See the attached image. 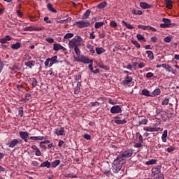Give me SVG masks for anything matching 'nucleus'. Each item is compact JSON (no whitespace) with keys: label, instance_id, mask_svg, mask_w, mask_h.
I'll use <instances>...</instances> for the list:
<instances>
[{"label":"nucleus","instance_id":"f257e3e1","mask_svg":"<svg viewBox=\"0 0 179 179\" xmlns=\"http://www.w3.org/2000/svg\"><path fill=\"white\" fill-rule=\"evenodd\" d=\"M134 151L131 149L127 150L120 154L112 164V170L113 173H118L122 169V166L125 164V159L131 157Z\"/></svg>","mask_w":179,"mask_h":179},{"label":"nucleus","instance_id":"f03ea898","mask_svg":"<svg viewBox=\"0 0 179 179\" xmlns=\"http://www.w3.org/2000/svg\"><path fill=\"white\" fill-rule=\"evenodd\" d=\"M82 41V37L80 36H75L72 40L69 41V48H75L76 47H79Z\"/></svg>","mask_w":179,"mask_h":179},{"label":"nucleus","instance_id":"7ed1b4c3","mask_svg":"<svg viewBox=\"0 0 179 179\" xmlns=\"http://www.w3.org/2000/svg\"><path fill=\"white\" fill-rule=\"evenodd\" d=\"M75 59L77 62H82L83 64H93V60L83 55L75 57Z\"/></svg>","mask_w":179,"mask_h":179},{"label":"nucleus","instance_id":"20e7f679","mask_svg":"<svg viewBox=\"0 0 179 179\" xmlns=\"http://www.w3.org/2000/svg\"><path fill=\"white\" fill-rule=\"evenodd\" d=\"M75 25L78 27L79 29H83L90 27V22L87 20L78 21L75 23Z\"/></svg>","mask_w":179,"mask_h":179},{"label":"nucleus","instance_id":"39448f33","mask_svg":"<svg viewBox=\"0 0 179 179\" xmlns=\"http://www.w3.org/2000/svg\"><path fill=\"white\" fill-rule=\"evenodd\" d=\"M17 143H22V141L17 139H13L10 142L6 143V146L9 148H15Z\"/></svg>","mask_w":179,"mask_h":179},{"label":"nucleus","instance_id":"423d86ee","mask_svg":"<svg viewBox=\"0 0 179 179\" xmlns=\"http://www.w3.org/2000/svg\"><path fill=\"white\" fill-rule=\"evenodd\" d=\"M122 110L120 106H115L110 108V113L112 114H119V113H122Z\"/></svg>","mask_w":179,"mask_h":179},{"label":"nucleus","instance_id":"0eeeda50","mask_svg":"<svg viewBox=\"0 0 179 179\" xmlns=\"http://www.w3.org/2000/svg\"><path fill=\"white\" fill-rule=\"evenodd\" d=\"M143 130L146 131V132H159L160 127H145L143 128Z\"/></svg>","mask_w":179,"mask_h":179},{"label":"nucleus","instance_id":"6e6552de","mask_svg":"<svg viewBox=\"0 0 179 179\" xmlns=\"http://www.w3.org/2000/svg\"><path fill=\"white\" fill-rule=\"evenodd\" d=\"M114 122L118 125H124V124H127V120L125 119L121 120H120V117L117 116L115 117Z\"/></svg>","mask_w":179,"mask_h":179},{"label":"nucleus","instance_id":"1a4fd4ad","mask_svg":"<svg viewBox=\"0 0 179 179\" xmlns=\"http://www.w3.org/2000/svg\"><path fill=\"white\" fill-rule=\"evenodd\" d=\"M20 136L23 139V141L27 142V138H29V133H27V131H20Z\"/></svg>","mask_w":179,"mask_h":179},{"label":"nucleus","instance_id":"9d476101","mask_svg":"<svg viewBox=\"0 0 179 179\" xmlns=\"http://www.w3.org/2000/svg\"><path fill=\"white\" fill-rule=\"evenodd\" d=\"M54 51H59V50H62L63 51H66V48H64V46L60 44H55L53 46Z\"/></svg>","mask_w":179,"mask_h":179},{"label":"nucleus","instance_id":"9b49d317","mask_svg":"<svg viewBox=\"0 0 179 179\" xmlns=\"http://www.w3.org/2000/svg\"><path fill=\"white\" fill-rule=\"evenodd\" d=\"M54 134L55 135H57V136L65 135V130L63 127H62L59 130L55 129L54 131Z\"/></svg>","mask_w":179,"mask_h":179},{"label":"nucleus","instance_id":"f8f14e48","mask_svg":"<svg viewBox=\"0 0 179 179\" xmlns=\"http://www.w3.org/2000/svg\"><path fill=\"white\" fill-rule=\"evenodd\" d=\"M50 61L49 66H52L53 64H58V57L53 56L50 59Z\"/></svg>","mask_w":179,"mask_h":179},{"label":"nucleus","instance_id":"ddd939ff","mask_svg":"<svg viewBox=\"0 0 179 179\" xmlns=\"http://www.w3.org/2000/svg\"><path fill=\"white\" fill-rule=\"evenodd\" d=\"M140 6L142 8V9H150V8H152V5L148 4L146 2H141Z\"/></svg>","mask_w":179,"mask_h":179},{"label":"nucleus","instance_id":"4468645a","mask_svg":"<svg viewBox=\"0 0 179 179\" xmlns=\"http://www.w3.org/2000/svg\"><path fill=\"white\" fill-rule=\"evenodd\" d=\"M24 65L25 66H27L28 68L31 69L32 66H34V65H36V62L33 60L28 61L24 63Z\"/></svg>","mask_w":179,"mask_h":179},{"label":"nucleus","instance_id":"2eb2a0df","mask_svg":"<svg viewBox=\"0 0 179 179\" xmlns=\"http://www.w3.org/2000/svg\"><path fill=\"white\" fill-rule=\"evenodd\" d=\"M91 12L92 11L90 9L87 10L85 13L83 15L81 19H83V20L89 19V16H90Z\"/></svg>","mask_w":179,"mask_h":179},{"label":"nucleus","instance_id":"dca6fc26","mask_svg":"<svg viewBox=\"0 0 179 179\" xmlns=\"http://www.w3.org/2000/svg\"><path fill=\"white\" fill-rule=\"evenodd\" d=\"M132 82V77L127 76L124 80L122 81L123 85H129Z\"/></svg>","mask_w":179,"mask_h":179},{"label":"nucleus","instance_id":"f3484780","mask_svg":"<svg viewBox=\"0 0 179 179\" xmlns=\"http://www.w3.org/2000/svg\"><path fill=\"white\" fill-rule=\"evenodd\" d=\"M162 67L164 68V69H166V71H168V72H171V71H173V68L167 64H162Z\"/></svg>","mask_w":179,"mask_h":179},{"label":"nucleus","instance_id":"a211bd4d","mask_svg":"<svg viewBox=\"0 0 179 179\" xmlns=\"http://www.w3.org/2000/svg\"><path fill=\"white\" fill-rule=\"evenodd\" d=\"M47 8L48 10H50V12H52V13H57V10L54 8V7H52V4H51L50 3H48Z\"/></svg>","mask_w":179,"mask_h":179},{"label":"nucleus","instance_id":"6ab92c4d","mask_svg":"<svg viewBox=\"0 0 179 179\" xmlns=\"http://www.w3.org/2000/svg\"><path fill=\"white\" fill-rule=\"evenodd\" d=\"M122 23L124 24V26H125V27H127V29H129V30H132V29H134V25L128 24L124 20L122 21Z\"/></svg>","mask_w":179,"mask_h":179},{"label":"nucleus","instance_id":"aec40b11","mask_svg":"<svg viewBox=\"0 0 179 179\" xmlns=\"http://www.w3.org/2000/svg\"><path fill=\"white\" fill-rule=\"evenodd\" d=\"M96 52L98 55H100L104 52H106V49L103 48H96Z\"/></svg>","mask_w":179,"mask_h":179},{"label":"nucleus","instance_id":"412c9836","mask_svg":"<svg viewBox=\"0 0 179 179\" xmlns=\"http://www.w3.org/2000/svg\"><path fill=\"white\" fill-rule=\"evenodd\" d=\"M167 130H164L162 136V140L164 143L167 142Z\"/></svg>","mask_w":179,"mask_h":179},{"label":"nucleus","instance_id":"4be33fe9","mask_svg":"<svg viewBox=\"0 0 179 179\" xmlns=\"http://www.w3.org/2000/svg\"><path fill=\"white\" fill-rule=\"evenodd\" d=\"M146 54L148 55V57L152 61L155 59V56L153 55V52L151 50H147Z\"/></svg>","mask_w":179,"mask_h":179},{"label":"nucleus","instance_id":"5701e85b","mask_svg":"<svg viewBox=\"0 0 179 179\" xmlns=\"http://www.w3.org/2000/svg\"><path fill=\"white\" fill-rule=\"evenodd\" d=\"M22 46V44L20 42H17L15 44H13L11 45V48L13 50H19V48H20V47Z\"/></svg>","mask_w":179,"mask_h":179},{"label":"nucleus","instance_id":"b1692460","mask_svg":"<svg viewBox=\"0 0 179 179\" xmlns=\"http://www.w3.org/2000/svg\"><path fill=\"white\" fill-rule=\"evenodd\" d=\"M40 167H47V169H50V167H51V163L48 161L44 162L40 165Z\"/></svg>","mask_w":179,"mask_h":179},{"label":"nucleus","instance_id":"393cba45","mask_svg":"<svg viewBox=\"0 0 179 179\" xmlns=\"http://www.w3.org/2000/svg\"><path fill=\"white\" fill-rule=\"evenodd\" d=\"M30 139L31 141H43V139H45L44 136H31Z\"/></svg>","mask_w":179,"mask_h":179},{"label":"nucleus","instance_id":"a878e982","mask_svg":"<svg viewBox=\"0 0 179 179\" xmlns=\"http://www.w3.org/2000/svg\"><path fill=\"white\" fill-rule=\"evenodd\" d=\"M162 22H164V23L165 24H167L168 27H171V20L170 19H168V18H163L162 19Z\"/></svg>","mask_w":179,"mask_h":179},{"label":"nucleus","instance_id":"bb28decb","mask_svg":"<svg viewBox=\"0 0 179 179\" xmlns=\"http://www.w3.org/2000/svg\"><path fill=\"white\" fill-rule=\"evenodd\" d=\"M152 171L153 176H157V174H160V169H159V168H157V167L153 168L152 169Z\"/></svg>","mask_w":179,"mask_h":179},{"label":"nucleus","instance_id":"cd10ccee","mask_svg":"<svg viewBox=\"0 0 179 179\" xmlns=\"http://www.w3.org/2000/svg\"><path fill=\"white\" fill-rule=\"evenodd\" d=\"M141 94L143 95V96H146L147 97H150V92H149V90H143L142 92H141Z\"/></svg>","mask_w":179,"mask_h":179},{"label":"nucleus","instance_id":"c85d7f7f","mask_svg":"<svg viewBox=\"0 0 179 179\" xmlns=\"http://www.w3.org/2000/svg\"><path fill=\"white\" fill-rule=\"evenodd\" d=\"M103 25H104V22H95L94 27L95 29H100V27H102V26Z\"/></svg>","mask_w":179,"mask_h":179},{"label":"nucleus","instance_id":"c756f323","mask_svg":"<svg viewBox=\"0 0 179 179\" xmlns=\"http://www.w3.org/2000/svg\"><path fill=\"white\" fill-rule=\"evenodd\" d=\"M106 6H107V2L103 1V2H101V3H99L97 6V8H98V9H103V8H106Z\"/></svg>","mask_w":179,"mask_h":179},{"label":"nucleus","instance_id":"7c9ffc66","mask_svg":"<svg viewBox=\"0 0 179 179\" xmlns=\"http://www.w3.org/2000/svg\"><path fill=\"white\" fill-rule=\"evenodd\" d=\"M87 48H88V50H90V52H91V54H94L95 51H94V48H93V45H92L90 44H87Z\"/></svg>","mask_w":179,"mask_h":179},{"label":"nucleus","instance_id":"2f4dec72","mask_svg":"<svg viewBox=\"0 0 179 179\" xmlns=\"http://www.w3.org/2000/svg\"><path fill=\"white\" fill-rule=\"evenodd\" d=\"M166 8L168 9H171V8H173V2L171 0H166Z\"/></svg>","mask_w":179,"mask_h":179},{"label":"nucleus","instance_id":"473e14b6","mask_svg":"<svg viewBox=\"0 0 179 179\" xmlns=\"http://www.w3.org/2000/svg\"><path fill=\"white\" fill-rule=\"evenodd\" d=\"M136 38L139 41H146V39L145 38V37L143 36H142L141 34H137L136 35Z\"/></svg>","mask_w":179,"mask_h":179},{"label":"nucleus","instance_id":"72a5a7b5","mask_svg":"<svg viewBox=\"0 0 179 179\" xmlns=\"http://www.w3.org/2000/svg\"><path fill=\"white\" fill-rule=\"evenodd\" d=\"M160 93H162V92L160 91V89L157 88L155 89L153 92H152V96H159V94H160Z\"/></svg>","mask_w":179,"mask_h":179},{"label":"nucleus","instance_id":"f704fd0d","mask_svg":"<svg viewBox=\"0 0 179 179\" xmlns=\"http://www.w3.org/2000/svg\"><path fill=\"white\" fill-rule=\"evenodd\" d=\"M170 101V99L166 97L162 102V106H167Z\"/></svg>","mask_w":179,"mask_h":179},{"label":"nucleus","instance_id":"c9c22d12","mask_svg":"<svg viewBox=\"0 0 179 179\" xmlns=\"http://www.w3.org/2000/svg\"><path fill=\"white\" fill-rule=\"evenodd\" d=\"M59 163H61V161H59V159L55 160L52 163V167L53 168L57 167V166H59Z\"/></svg>","mask_w":179,"mask_h":179},{"label":"nucleus","instance_id":"e433bc0d","mask_svg":"<svg viewBox=\"0 0 179 179\" xmlns=\"http://www.w3.org/2000/svg\"><path fill=\"white\" fill-rule=\"evenodd\" d=\"M74 34L73 33H67L64 35V38H72L73 37Z\"/></svg>","mask_w":179,"mask_h":179},{"label":"nucleus","instance_id":"4c0bfd02","mask_svg":"<svg viewBox=\"0 0 179 179\" xmlns=\"http://www.w3.org/2000/svg\"><path fill=\"white\" fill-rule=\"evenodd\" d=\"M131 43L135 45V47H136V48H139L141 47V44H139V43L135 39L131 40Z\"/></svg>","mask_w":179,"mask_h":179},{"label":"nucleus","instance_id":"58836bf2","mask_svg":"<svg viewBox=\"0 0 179 179\" xmlns=\"http://www.w3.org/2000/svg\"><path fill=\"white\" fill-rule=\"evenodd\" d=\"M64 177H66V178H76L77 176L72 173H68L64 175Z\"/></svg>","mask_w":179,"mask_h":179},{"label":"nucleus","instance_id":"ea45409f","mask_svg":"<svg viewBox=\"0 0 179 179\" xmlns=\"http://www.w3.org/2000/svg\"><path fill=\"white\" fill-rule=\"evenodd\" d=\"M74 52L78 57H80V49H79L78 46L74 48Z\"/></svg>","mask_w":179,"mask_h":179},{"label":"nucleus","instance_id":"a19ab883","mask_svg":"<svg viewBox=\"0 0 179 179\" xmlns=\"http://www.w3.org/2000/svg\"><path fill=\"white\" fill-rule=\"evenodd\" d=\"M31 82H32L31 86H32L33 87H36V86H37V79L33 78L31 79Z\"/></svg>","mask_w":179,"mask_h":179},{"label":"nucleus","instance_id":"79ce46f5","mask_svg":"<svg viewBox=\"0 0 179 179\" xmlns=\"http://www.w3.org/2000/svg\"><path fill=\"white\" fill-rule=\"evenodd\" d=\"M148 124V120L147 119H143L139 122V125H146Z\"/></svg>","mask_w":179,"mask_h":179},{"label":"nucleus","instance_id":"37998d69","mask_svg":"<svg viewBox=\"0 0 179 179\" xmlns=\"http://www.w3.org/2000/svg\"><path fill=\"white\" fill-rule=\"evenodd\" d=\"M31 95L30 94H29V93H27V94H26V95H25V98H24V101H29V100H30V96H31Z\"/></svg>","mask_w":179,"mask_h":179},{"label":"nucleus","instance_id":"c03bdc74","mask_svg":"<svg viewBox=\"0 0 179 179\" xmlns=\"http://www.w3.org/2000/svg\"><path fill=\"white\" fill-rule=\"evenodd\" d=\"M171 36H166L164 38V41L165 43H170L171 41Z\"/></svg>","mask_w":179,"mask_h":179},{"label":"nucleus","instance_id":"a18cd8bd","mask_svg":"<svg viewBox=\"0 0 179 179\" xmlns=\"http://www.w3.org/2000/svg\"><path fill=\"white\" fill-rule=\"evenodd\" d=\"M91 106L92 107H99V106H100V103L98 101L96 102H91Z\"/></svg>","mask_w":179,"mask_h":179},{"label":"nucleus","instance_id":"49530a36","mask_svg":"<svg viewBox=\"0 0 179 179\" xmlns=\"http://www.w3.org/2000/svg\"><path fill=\"white\" fill-rule=\"evenodd\" d=\"M153 76H154L153 73L149 72V73H148L146 74V78H147L148 79H150V78H153Z\"/></svg>","mask_w":179,"mask_h":179},{"label":"nucleus","instance_id":"de8ad7c7","mask_svg":"<svg viewBox=\"0 0 179 179\" xmlns=\"http://www.w3.org/2000/svg\"><path fill=\"white\" fill-rule=\"evenodd\" d=\"M110 26L111 27H117V22H115V21H111L110 23Z\"/></svg>","mask_w":179,"mask_h":179},{"label":"nucleus","instance_id":"09e8293b","mask_svg":"<svg viewBox=\"0 0 179 179\" xmlns=\"http://www.w3.org/2000/svg\"><path fill=\"white\" fill-rule=\"evenodd\" d=\"M25 31H33V27H27L24 29Z\"/></svg>","mask_w":179,"mask_h":179},{"label":"nucleus","instance_id":"8fccbe9b","mask_svg":"<svg viewBox=\"0 0 179 179\" xmlns=\"http://www.w3.org/2000/svg\"><path fill=\"white\" fill-rule=\"evenodd\" d=\"M90 38H91V40H94L96 38V36H94V31H92L91 34H90Z\"/></svg>","mask_w":179,"mask_h":179},{"label":"nucleus","instance_id":"3c124183","mask_svg":"<svg viewBox=\"0 0 179 179\" xmlns=\"http://www.w3.org/2000/svg\"><path fill=\"white\" fill-rule=\"evenodd\" d=\"M18 114H19L20 117H23V108H22V107L20 108Z\"/></svg>","mask_w":179,"mask_h":179},{"label":"nucleus","instance_id":"603ef678","mask_svg":"<svg viewBox=\"0 0 179 179\" xmlns=\"http://www.w3.org/2000/svg\"><path fill=\"white\" fill-rule=\"evenodd\" d=\"M84 138L85 139H87V141H90L92 136L89 134H84Z\"/></svg>","mask_w":179,"mask_h":179},{"label":"nucleus","instance_id":"864d4df0","mask_svg":"<svg viewBox=\"0 0 179 179\" xmlns=\"http://www.w3.org/2000/svg\"><path fill=\"white\" fill-rule=\"evenodd\" d=\"M10 71H16L19 69V66L14 65L12 67H10Z\"/></svg>","mask_w":179,"mask_h":179},{"label":"nucleus","instance_id":"5fc2aeb1","mask_svg":"<svg viewBox=\"0 0 179 179\" xmlns=\"http://www.w3.org/2000/svg\"><path fill=\"white\" fill-rule=\"evenodd\" d=\"M36 156H41V152L40 151V149H36L35 151Z\"/></svg>","mask_w":179,"mask_h":179},{"label":"nucleus","instance_id":"6e6d98bb","mask_svg":"<svg viewBox=\"0 0 179 179\" xmlns=\"http://www.w3.org/2000/svg\"><path fill=\"white\" fill-rule=\"evenodd\" d=\"M145 63H143V62L138 63V68L139 69L145 68Z\"/></svg>","mask_w":179,"mask_h":179},{"label":"nucleus","instance_id":"4d7b16f0","mask_svg":"<svg viewBox=\"0 0 179 179\" xmlns=\"http://www.w3.org/2000/svg\"><path fill=\"white\" fill-rule=\"evenodd\" d=\"M75 79L76 80H80V79H82V75L80 74H78L75 76Z\"/></svg>","mask_w":179,"mask_h":179},{"label":"nucleus","instance_id":"13d9d810","mask_svg":"<svg viewBox=\"0 0 179 179\" xmlns=\"http://www.w3.org/2000/svg\"><path fill=\"white\" fill-rule=\"evenodd\" d=\"M155 163H156V160H155V159H151V160L147 162L146 164H155Z\"/></svg>","mask_w":179,"mask_h":179},{"label":"nucleus","instance_id":"bf43d9fd","mask_svg":"<svg viewBox=\"0 0 179 179\" xmlns=\"http://www.w3.org/2000/svg\"><path fill=\"white\" fill-rule=\"evenodd\" d=\"M148 30H151V31H157V29H156V28L149 25H148Z\"/></svg>","mask_w":179,"mask_h":179},{"label":"nucleus","instance_id":"052dcab7","mask_svg":"<svg viewBox=\"0 0 179 179\" xmlns=\"http://www.w3.org/2000/svg\"><path fill=\"white\" fill-rule=\"evenodd\" d=\"M159 27H162V29H166L167 27H169L167 26V24H165V23H164V24H160Z\"/></svg>","mask_w":179,"mask_h":179},{"label":"nucleus","instance_id":"680f3d73","mask_svg":"<svg viewBox=\"0 0 179 179\" xmlns=\"http://www.w3.org/2000/svg\"><path fill=\"white\" fill-rule=\"evenodd\" d=\"M46 41H48V43H54V38H46Z\"/></svg>","mask_w":179,"mask_h":179},{"label":"nucleus","instance_id":"e2e57ef3","mask_svg":"<svg viewBox=\"0 0 179 179\" xmlns=\"http://www.w3.org/2000/svg\"><path fill=\"white\" fill-rule=\"evenodd\" d=\"M50 58L47 59L45 62V66H48V65H50Z\"/></svg>","mask_w":179,"mask_h":179},{"label":"nucleus","instance_id":"0e129e2a","mask_svg":"<svg viewBox=\"0 0 179 179\" xmlns=\"http://www.w3.org/2000/svg\"><path fill=\"white\" fill-rule=\"evenodd\" d=\"M151 41L152 43H156L157 41V38L156 36H153L151 38Z\"/></svg>","mask_w":179,"mask_h":179},{"label":"nucleus","instance_id":"69168bd1","mask_svg":"<svg viewBox=\"0 0 179 179\" xmlns=\"http://www.w3.org/2000/svg\"><path fill=\"white\" fill-rule=\"evenodd\" d=\"M134 148H142V143H137L135 144Z\"/></svg>","mask_w":179,"mask_h":179},{"label":"nucleus","instance_id":"338daca9","mask_svg":"<svg viewBox=\"0 0 179 179\" xmlns=\"http://www.w3.org/2000/svg\"><path fill=\"white\" fill-rule=\"evenodd\" d=\"M48 19H49L48 17H45L43 20L45 22H46V23H51V20H50Z\"/></svg>","mask_w":179,"mask_h":179},{"label":"nucleus","instance_id":"774afa93","mask_svg":"<svg viewBox=\"0 0 179 179\" xmlns=\"http://www.w3.org/2000/svg\"><path fill=\"white\" fill-rule=\"evenodd\" d=\"M38 17L36 15L31 16L30 20H37Z\"/></svg>","mask_w":179,"mask_h":179}]
</instances>
